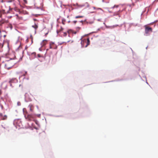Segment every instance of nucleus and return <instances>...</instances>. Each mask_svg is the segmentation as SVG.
Instances as JSON below:
<instances>
[{
  "instance_id": "nucleus-1",
  "label": "nucleus",
  "mask_w": 158,
  "mask_h": 158,
  "mask_svg": "<svg viewBox=\"0 0 158 158\" xmlns=\"http://www.w3.org/2000/svg\"><path fill=\"white\" fill-rule=\"evenodd\" d=\"M16 62L17 61L11 59L9 60L6 61L5 64V67L6 68L9 69L12 67Z\"/></svg>"
},
{
  "instance_id": "nucleus-2",
  "label": "nucleus",
  "mask_w": 158,
  "mask_h": 158,
  "mask_svg": "<svg viewBox=\"0 0 158 158\" xmlns=\"http://www.w3.org/2000/svg\"><path fill=\"white\" fill-rule=\"evenodd\" d=\"M23 110L24 112L25 117L27 121H31L34 120V118L33 115L28 114L27 111L25 112V110H26V109L24 108Z\"/></svg>"
},
{
  "instance_id": "nucleus-3",
  "label": "nucleus",
  "mask_w": 158,
  "mask_h": 158,
  "mask_svg": "<svg viewBox=\"0 0 158 158\" xmlns=\"http://www.w3.org/2000/svg\"><path fill=\"white\" fill-rule=\"evenodd\" d=\"M81 47H86L90 44V41L89 38L84 39H81Z\"/></svg>"
},
{
  "instance_id": "nucleus-4",
  "label": "nucleus",
  "mask_w": 158,
  "mask_h": 158,
  "mask_svg": "<svg viewBox=\"0 0 158 158\" xmlns=\"http://www.w3.org/2000/svg\"><path fill=\"white\" fill-rule=\"evenodd\" d=\"M4 7H5V5L4 4H3L1 6V7L2 10H0V17L1 18L2 17V14H4L5 13V10Z\"/></svg>"
},
{
  "instance_id": "nucleus-5",
  "label": "nucleus",
  "mask_w": 158,
  "mask_h": 158,
  "mask_svg": "<svg viewBox=\"0 0 158 158\" xmlns=\"http://www.w3.org/2000/svg\"><path fill=\"white\" fill-rule=\"evenodd\" d=\"M145 32L146 34H148L149 32H152V29L151 27L145 26Z\"/></svg>"
},
{
  "instance_id": "nucleus-6",
  "label": "nucleus",
  "mask_w": 158,
  "mask_h": 158,
  "mask_svg": "<svg viewBox=\"0 0 158 158\" xmlns=\"http://www.w3.org/2000/svg\"><path fill=\"white\" fill-rule=\"evenodd\" d=\"M49 48L51 49H56L57 46L54 43L51 42L50 44Z\"/></svg>"
},
{
  "instance_id": "nucleus-7",
  "label": "nucleus",
  "mask_w": 158,
  "mask_h": 158,
  "mask_svg": "<svg viewBox=\"0 0 158 158\" xmlns=\"http://www.w3.org/2000/svg\"><path fill=\"white\" fill-rule=\"evenodd\" d=\"M7 118V116L6 115H3L2 114H0V121L1 120H5Z\"/></svg>"
},
{
  "instance_id": "nucleus-8",
  "label": "nucleus",
  "mask_w": 158,
  "mask_h": 158,
  "mask_svg": "<svg viewBox=\"0 0 158 158\" xmlns=\"http://www.w3.org/2000/svg\"><path fill=\"white\" fill-rule=\"evenodd\" d=\"M28 107L29 108L30 112H33L34 111V106L32 104H30L28 106Z\"/></svg>"
},
{
  "instance_id": "nucleus-9",
  "label": "nucleus",
  "mask_w": 158,
  "mask_h": 158,
  "mask_svg": "<svg viewBox=\"0 0 158 158\" xmlns=\"http://www.w3.org/2000/svg\"><path fill=\"white\" fill-rule=\"evenodd\" d=\"M17 81V80L15 78H13L11 79L9 81V82L10 83V85L11 86L12 83H15Z\"/></svg>"
},
{
  "instance_id": "nucleus-10",
  "label": "nucleus",
  "mask_w": 158,
  "mask_h": 158,
  "mask_svg": "<svg viewBox=\"0 0 158 158\" xmlns=\"http://www.w3.org/2000/svg\"><path fill=\"white\" fill-rule=\"evenodd\" d=\"M8 3H12L13 6H16V3L15 0H8L7 1Z\"/></svg>"
},
{
  "instance_id": "nucleus-11",
  "label": "nucleus",
  "mask_w": 158,
  "mask_h": 158,
  "mask_svg": "<svg viewBox=\"0 0 158 158\" xmlns=\"http://www.w3.org/2000/svg\"><path fill=\"white\" fill-rule=\"evenodd\" d=\"M47 43V40H44L41 43V45L42 46L45 45Z\"/></svg>"
},
{
  "instance_id": "nucleus-12",
  "label": "nucleus",
  "mask_w": 158,
  "mask_h": 158,
  "mask_svg": "<svg viewBox=\"0 0 158 158\" xmlns=\"http://www.w3.org/2000/svg\"><path fill=\"white\" fill-rule=\"evenodd\" d=\"M13 6L14 7V8H13V9L17 11H18L19 10V9L17 7H16L15 6Z\"/></svg>"
},
{
  "instance_id": "nucleus-13",
  "label": "nucleus",
  "mask_w": 158,
  "mask_h": 158,
  "mask_svg": "<svg viewBox=\"0 0 158 158\" xmlns=\"http://www.w3.org/2000/svg\"><path fill=\"white\" fill-rule=\"evenodd\" d=\"M32 27L33 28H34L35 29H36L38 27L37 25L36 24H35L34 25L32 26Z\"/></svg>"
},
{
  "instance_id": "nucleus-14",
  "label": "nucleus",
  "mask_w": 158,
  "mask_h": 158,
  "mask_svg": "<svg viewBox=\"0 0 158 158\" xmlns=\"http://www.w3.org/2000/svg\"><path fill=\"white\" fill-rule=\"evenodd\" d=\"M63 28H62L61 27L60 29L59 30H57V33H59L60 31H62L63 30Z\"/></svg>"
},
{
  "instance_id": "nucleus-15",
  "label": "nucleus",
  "mask_w": 158,
  "mask_h": 158,
  "mask_svg": "<svg viewBox=\"0 0 158 158\" xmlns=\"http://www.w3.org/2000/svg\"><path fill=\"white\" fill-rule=\"evenodd\" d=\"M83 17V16H76L75 17V18L77 19L79 18H82Z\"/></svg>"
},
{
  "instance_id": "nucleus-16",
  "label": "nucleus",
  "mask_w": 158,
  "mask_h": 158,
  "mask_svg": "<svg viewBox=\"0 0 158 158\" xmlns=\"http://www.w3.org/2000/svg\"><path fill=\"white\" fill-rule=\"evenodd\" d=\"M5 23V21H0V24L1 25H2V24L4 23Z\"/></svg>"
},
{
  "instance_id": "nucleus-17",
  "label": "nucleus",
  "mask_w": 158,
  "mask_h": 158,
  "mask_svg": "<svg viewBox=\"0 0 158 158\" xmlns=\"http://www.w3.org/2000/svg\"><path fill=\"white\" fill-rule=\"evenodd\" d=\"M23 1L25 4H27V0H23Z\"/></svg>"
},
{
  "instance_id": "nucleus-18",
  "label": "nucleus",
  "mask_w": 158,
  "mask_h": 158,
  "mask_svg": "<svg viewBox=\"0 0 158 158\" xmlns=\"http://www.w3.org/2000/svg\"><path fill=\"white\" fill-rule=\"evenodd\" d=\"M67 35V33H66V32H64L63 33V35L64 36H66Z\"/></svg>"
},
{
  "instance_id": "nucleus-19",
  "label": "nucleus",
  "mask_w": 158,
  "mask_h": 158,
  "mask_svg": "<svg viewBox=\"0 0 158 158\" xmlns=\"http://www.w3.org/2000/svg\"><path fill=\"white\" fill-rule=\"evenodd\" d=\"M118 5H114L113 7V8H114L115 7H118Z\"/></svg>"
},
{
  "instance_id": "nucleus-20",
  "label": "nucleus",
  "mask_w": 158,
  "mask_h": 158,
  "mask_svg": "<svg viewBox=\"0 0 158 158\" xmlns=\"http://www.w3.org/2000/svg\"><path fill=\"white\" fill-rule=\"evenodd\" d=\"M27 72H25V73H24L22 76H25L27 74Z\"/></svg>"
},
{
  "instance_id": "nucleus-21",
  "label": "nucleus",
  "mask_w": 158,
  "mask_h": 158,
  "mask_svg": "<svg viewBox=\"0 0 158 158\" xmlns=\"http://www.w3.org/2000/svg\"><path fill=\"white\" fill-rule=\"evenodd\" d=\"M85 4H86V5H87V7H89V4H88V3L86 2V3H85Z\"/></svg>"
},
{
  "instance_id": "nucleus-22",
  "label": "nucleus",
  "mask_w": 158,
  "mask_h": 158,
  "mask_svg": "<svg viewBox=\"0 0 158 158\" xmlns=\"http://www.w3.org/2000/svg\"><path fill=\"white\" fill-rule=\"evenodd\" d=\"M62 23L64 25L65 24L64 23V21L63 20H62Z\"/></svg>"
},
{
  "instance_id": "nucleus-23",
  "label": "nucleus",
  "mask_w": 158,
  "mask_h": 158,
  "mask_svg": "<svg viewBox=\"0 0 158 158\" xmlns=\"http://www.w3.org/2000/svg\"><path fill=\"white\" fill-rule=\"evenodd\" d=\"M77 21H73V23L75 24L77 23Z\"/></svg>"
},
{
  "instance_id": "nucleus-24",
  "label": "nucleus",
  "mask_w": 158,
  "mask_h": 158,
  "mask_svg": "<svg viewBox=\"0 0 158 158\" xmlns=\"http://www.w3.org/2000/svg\"><path fill=\"white\" fill-rule=\"evenodd\" d=\"M64 43H65V44H66V42H63V43H60V44H63Z\"/></svg>"
},
{
  "instance_id": "nucleus-25",
  "label": "nucleus",
  "mask_w": 158,
  "mask_h": 158,
  "mask_svg": "<svg viewBox=\"0 0 158 158\" xmlns=\"http://www.w3.org/2000/svg\"><path fill=\"white\" fill-rule=\"evenodd\" d=\"M26 79H27V80H29V78L28 77H27V78H26Z\"/></svg>"
},
{
  "instance_id": "nucleus-26",
  "label": "nucleus",
  "mask_w": 158,
  "mask_h": 158,
  "mask_svg": "<svg viewBox=\"0 0 158 158\" xmlns=\"http://www.w3.org/2000/svg\"><path fill=\"white\" fill-rule=\"evenodd\" d=\"M93 8L94 9H95V8H95V7H93Z\"/></svg>"
},
{
  "instance_id": "nucleus-27",
  "label": "nucleus",
  "mask_w": 158,
  "mask_h": 158,
  "mask_svg": "<svg viewBox=\"0 0 158 158\" xmlns=\"http://www.w3.org/2000/svg\"><path fill=\"white\" fill-rule=\"evenodd\" d=\"M10 9L12 10V8H11L10 7Z\"/></svg>"
},
{
  "instance_id": "nucleus-28",
  "label": "nucleus",
  "mask_w": 158,
  "mask_h": 158,
  "mask_svg": "<svg viewBox=\"0 0 158 158\" xmlns=\"http://www.w3.org/2000/svg\"><path fill=\"white\" fill-rule=\"evenodd\" d=\"M70 41V40H68L67 41V42H69Z\"/></svg>"
},
{
  "instance_id": "nucleus-29",
  "label": "nucleus",
  "mask_w": 158,
  "mask_h": 158,
  "mask_svg": "<svg viewBox=\"0 0 158 158\" xmlns=\"http://www.w3.org/2000/svg\"><path fill=\"white\" fill-rule=\"evenodd\" d=\"M20 46H19V48H20Z\"/></svg>"
},
{
  "instance_id": "nucleus-30",
  "label": "nucleus",
  "mask_w": 158,
  "mask_h": 158,
  "mask_svg": "<svg viewBox=\"0 0 158 158\" xmlns=\"http://www.w3.org/2000/svg\"><path fill=\"white\" fill-rule=\"evenodd\" d=\"M19 2V0H18Z\"/></svg>"
},
{
  "instance_id": "nucleus-31",
  "label": "nucleus",
  "mask_w": 158,
  "mask_h": 158,
  "mask_svg": "<svg viewBox=\"0 0 158 158\" xmlns=\"http://www.w3.org/2000/svg\"><path fill=\"white\" fill-rule=\"evenodd\" d=\"M2 46H3V45H2Z\"/></svg>"
}]
</instances>
